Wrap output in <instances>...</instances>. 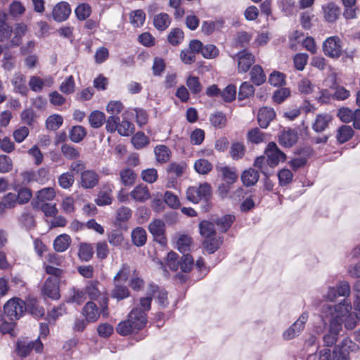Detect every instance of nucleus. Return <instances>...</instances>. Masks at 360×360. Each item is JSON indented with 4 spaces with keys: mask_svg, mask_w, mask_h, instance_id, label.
Listing matches in <instances>:
<instances>
[{
    "mask_svg": "<svg viewBox=\"0 0 360 360\" xmlns=\"http://www.w3.org/2000/svg\"><path fill=\"white\" fill-rule=\"evenodd\" d=\"M91 13V8L89 5L86 4H81L75 9V14L77 18L80 20L86 19Z\"/></svg>",
    "mask_w": 360,
    "mask_h": 360,
    "instance_id": "0e129e2a",
    "label": "nucleus"
},
{
    "mask_svg": "<svg viewBox=\"0 0 360 360\" xmlns=\"http://www.w3.org/2000/svg\"><path fill=\"white\" fill-rule=\"evenodd\" d=\"M120 177L122 184L125 186H131L135 182L136 174L130 168H124L120 171Z\"/></svg>",
    "mask_w": 360,
    "mask_h": 360,
    "instance_id": "c756f323",
    "label": "nucleus"
},
{
    "mask_svg": "<svg viewBox=\"0 0 360 360\" xmlns=\"http://www.w3.org/2000/svg\"><path fill=\"white\" fill-rule=\"evenodd\" d=\"M131 214L132 212L130 208L122 206L117 210L116 219L120 223L126 222L131 218Z\"/></svg>",
    "mask_w": 360,
    "mask_h": 360,
    "instance_id": "338daca9",
    "label": "nucleus"
},
{
    "mask_svg": "<svg viewBox=\"0 0 360 360\" xmlns=\"http://www.w3.org/2000/svg\"><path fill=\"white\" fill-rule=\"evenodd\" d=\"M276 114L273 108L263 107L259 109L257 115V120L262 128H266L270 122L273 120Z\"/></svg>",
    "mask_w": 360,
    "mask_h": 360,
    "instance_id": "aec40b11",
    "label": "nucleus"
},
{
    "mask_svg": "<svg viewBox=\"0 0 360 360\" xmlns=\"http://www.w3.org/2000/svg\"><path fill=\"white\" fill-rule=\"evenodd\" d=\"M93 254V248L91 245L86 243L80 245L78 255L81 260L84 262L89 261L92 258Z\"/></svg>",
    "mask_w": 360,
    "mask_h": 360,
    "instance_id": "3c124183",
    "label": "nucleus"
},
{
    "mask_svg": "<svg viewBox=\"0 0 360 360\" xmlns=\"http://www.w3.org/2000/svg\"><path fill=\"white\" fill-rule=\"evenodd\" d=\"M193 266V259L189 254L183 255L179 260V268L185 273L189 272Z\"/></svg>",
    "mask_w": 360,
    "mask_h": 360,
    "instance_id": "052dcab7",
    "label": "nucleus"
},
{
    "mask_svg": "<svg viewBox=\"0 0 360 360\" xmlns=\"http://www.w3.org/2000/svg\"><path fill=\"white\" fill-rule=\"evenodd\" d=\"M324 18L329 22H335L340 15V8L333 2L323 6Z\"/></svg>",
    "mask_w": 360,
    "mask_h": 360,
    "instance_id": "412c9836",
    "label": "nucleus"
},
{
    "mask_svg": "<svg viewBox=\"0 0 360 360\" xmlns=\"http://www.w3.org/2000/svg\"><path fill=\"white\" fill-rule=\"evenodd\" d=\"M63 122V118L59 115H52L49 116L46 122V128L49 130L56 131L60 128Z\"/></svg>",
    "mask_w": 360,
    "mask_h": 360,
    "instance_id": "c03bdc74",
    "label": "nucleus"
},
{
    "mask_svg": "<svg viewBox=\"0 0 360 360\" xmlns=\"http://www.w3.org/2000/svg\"><path fill=\"white\" fill-rule=\"evenodd\" d=\"M131 239L136 246H143L147 239L146 231L141 227L135 228L131 232Z\"/></svg>",
    "mask_w": 360,
    "mask_h": 360,
    "instance_id": "c85d7f7f",
    "label": "nucleus"
},
{
    "mask_svg": "<svg viewBox=\"0 0 360 360\" xmlns=\"http://www.w3.org/2000/svg\"><path fill=\"white\" fill-rule=\"evenodd\" d=\"M235 57L238 58V68L240 72H246L255 61V56L246 50L238 52L237 55L233 56V58Z\"/></svg>",
    "mask_w": 360,
    "mask_h": 360,
    "instance_id": "4468645a",
    "label": "nucleus"
},
{
    "mask_svg": "<svg viewBox=\"0 0 360 360\" xmlns=\"http://www.w3.org/2000/svg\"><path fill=\"white\" fill-rule=\"evenodd\" d=\"M248 140L253 143H260L266 140V134L259 129L255 128L248 133Z\"/></svg>",
    "mask_w": 360,
    "mask_h": 360,
    "instance_id": "5fc2aeb1",
    "label": "nucleus"
},
{
    "mask_svg": "<svg viewBox=\"0 0 360 360\" xmlns=\"http://www.w3.org/2000/svg\"><path fill=\"white\" fill-rule=\"evenodd\" d=\"M156 160L160 163L167 162L170 158L171 151L164 145H158L154 149Z\"/></svg>",
    "mask_w": 360,
    "mask_h": 360,
    "instance_id": "bb28decb",
    "label": "nucleus"
},
{
    "mask_svg": "<svg viewBox=\"0 0 360 360\" xmlns=\"http://www.w3.org/2000/svg\"><path fill=\"white\" fill-rule=\"evenodd\" d=\"M134 131V125L131 122L123 119L119 123V128L117 132L123 136H129Z\"/></svg>",
    "mask_w": 360,
    "mask_h": 360,
    "instance_id": "de8ad7c7",
    "label": "nucleus"
},
{
    "mask_svg": "<svg viewBox=\"0 0 360 360\" xmlns=\"http://www.w3.org/2000/svg\"><path fill=\"white\" fill-rule=\"evenodd\" d=\"M235 216L231 214H226L218 219L216 221V224L221 232H226L231 226L233 222L235 221Z\"/></svg>",
    "mask_w": 360,
    "mask_h": 360,
    "instance_id": "e433bc0d",
    "label": "nucleus"
},
{
    "mask_svg": "<svg viewBox=\"0 0 360 360\" xmlns=\"http://www.w3.org/2000/svg\"><path fill=\"white\" fill-rule=\"evenodd\" d=\"M36 196L41 202L49 201L56 197V192L53 188L47 187L37 191Z\"/></svg>",
    "mask_w": 360,
    "mask_h": 360,
    "instance_id": "49530a36",
    "label": "nucleus"
},
{
    "mask_svg": "<svg viewBox=\"0 0 360 360\" xmlns=\"http://www.w3.org/2000/svg\"><path fill=\"white\" fill-rule=\"evenodd\" d=\"M61 152L68 160H76L79 157V153L77 149L75 146L67 143H64L61 146Z\"/></svg>",
    "mask_w": 360,
    "mask_h": 360,
    "instance_id": "a18cd8bd",
    "label": "nucleus"
},
{
    "mask_svg": "<svg viewBox=\"0 0 360 360\" xmlns=\"http://www.w3.org/2000/svg\"><path fill=\"white\" fill-rule=\"evenodd\" d=\"M341 330V324L335 320L330 324L329 333L323 336V342L326 346L331 347L337 341L338 335Z\"/></svg>",
    "mask_w": 360,
    "mask_h": 360,
    "instance_id": "a211bd4d",
    "label": "nucleus"
},
{
    "mask_svg": "<svg viewBox=\"0 0 360 360\" xmlns=\"http://www.w3.org/2000/svg\"><path fill=\"white\" fill-rule=\"evenodd\" d=\"M71 13V8L69 4L61 1L57 4L52 11L53 18L57 22L66 20Z\"/></svg>",
    "mask_w": 360,
    "mask_h": 360,
    "instance_id": "2eb2a0df",
    "label": "nucleus"
},
{
    "mask_svg": "<svg viewBox=\"0 0 360 360\" xmlns=\"http://www.w3.org/2000/svg\"><path fill=\"white\" fill-rule=\"evenodd\" d=\"M354 134V130L349 125L341 126L337 132L336 138L339 143H344L349 140Z\"/></svg>",
    "mask_w": 360,
    "mask_h": 360,
    "instance_id": "2f4dec72",
    "label": "nucleus"
},
{
    "mask_svg": "<svg viewBox=\"0 0 360 360\" xmlns=\"http://www.w3.org/2000/svg\"><path fill=\"white\" fill-rule=\"evenodd\" d=\"M245 148L242 143L236 142L232 143L230 149V154L233 160H238L243 157Z\"/></svg>",
    "mask_w": 360,
    "mask_h": 360,
    "instance_id": "4d7b16f0",
    "label": "nucleus"
},
{
    "mask_svg": "<svg viewBox=\"0 0 360 360\" xmlns=\"http://www.w3.org/2000/svg\"><path fill=\"white\" fill-rule=\"evenodd\" d=\"M186 167V165L184 162L179 163L172 162L168 165L167 171L168 173L174 174L176 176H180L184 173Z\"/></svg>",
    "mask_w": 360,
    "mask_h": 360,
    "instance_id": "69168bd1",
    "label": "nucleus"
},
{
    "mask_svg": "<svg viewBox=\"0 0 360 360\" xmlns=\"http://www.w3.org/2000/svg\"><path fill=\"white\" fill-rule=\"evenodd\" d=\"M128 319L136 330L142 329L147 323L146 314L139 307H135L130 311Z\"/></svg>",
    "mask_w": 360,
    "mask_h": 360,
    "instance_id": "ddd939ff",
    "label": "nucleus"
},
{
    "mask_svg": "<svg viewBox=\"0 0 360 360\" xmlns=\"http://www.w3.org/2000/svg\"><path fill=\"white\" fill-rule=\"evenodd\" d=\"M223 240L221 238H217L215 236L209 238L205 239L203 245L205 249L210 253L216 252L220 245L222 244Z\"/></svg>",
    "mask_w": 360,
    "mask_h": 360,
    "instance_id": "c9c22d12",
    "label": "nucleus"
},
{
    "mask_svg": "<svg viewBox=\"0 0 360 360\" xmlns=\"http://www.w3.org/2000/svg\"><path fill=\"white\" fill-rule=\"evenodd\" d=\"M101 310H98L96 304L93 302H88L83 308V314L88 322H95L98 320L101 313L103 316L108 315V299L104 297L101 304Z\"/></svg>",
    "mask_w": 360,
    "mask_h": 360,
    "instance_id": "20e7f679",
    "label": "nucleus"
},
{
    "mask_svg": "<svg viewBox=\"0 0 360 360\" xmlns=\"http://www.w3.org/2000/svg\"><path fill=\"white\" fill-rule=\"evenodd\" d=\"M148 229L155 240L161 245H165L166 243V240L164 237L165 224L162 220L155 219L150 222Z\"/></svg>",
    "mask_w": 360,
    "mask_h": 360,
    "instance_id": "dca6fc26",
    "label": "nucleus"
},
{
    "mask_svg": "<svg viewBox=\"0 0 360 360\" xmlns=\"http://www.w3.org/2000/svg\"><path fill=\"white\" fill-rule=\"evenodd\" d=\"M210 195V186L207 184L189 187L186 191V198L193 203H198L203 198L207 199Z\"/></svg>",
    "mask_w": 360,
    "mask_h": 360,
    "instance_id": "0eeeda50",
    "label": "nucleus"
},
{
    "mask_svg": "<svg viewBox=\"0 0 360 360\" xmlns=\"http://www.w3.org/2000/svg\"><path fill=\"white\" fill-rule=\"evenodd\" d=\"M120 118L117 115H111L105 121V129L108 132L113 133L118 131Z\"/></svg>",
    "mask_w": 360,
    "mask_h": 360,
    "instance_id": "774afa93",
    "label": "nucleus"
},
{
    "mask_svg": "<svg viewBox=\"0 0 360 360\" xmlns=\"http://www.w3.org/2000/svg\"><path fill=\"white\" fill-rule=\"evenodd\" d=\"M347 343H352V342L350 340L345 339L342 342L343 345L342 346V347H335L333 352L334 360H348V352L347 349L345 348Z\"/></svg>",
    "mask_w": 360,
    "mask_h": 360,
    "instance_id": "79ce46f5",
    "label": "nucleus"
},
{
    "mask_svg": "<svg viewBox=\"0 0 360 360\" xmlns=\"http://www.w3.org/2000/svg\"><path fill=\"white\" fill-rule=\"evenodd\" d=\"M191 238L187 235H181L176 240L177 249L183 255L188 254L191 249Z\"/></svg>",
    "mask_w": 360,
    "mask_h": 360,
    "instance_id": "4c0bfd02",
    "label": "nucleus"
},
{
    "mask_svg": "<svg viewBox=\"0 0 360 360\" xmlns=\"http://www.w3.org/2000/svg\"><path fill=\"white\" fill-rule=\"evenodd\" d=\"M6 316L11 320L19 319L26 311L25 302L19 298L9 300L4 307Z\"/></svg>",
    "mask_w": 360,
    "mask_h": 360,
    "instance_id": "7ed1b4c3",
    "label": "nucleus"
},
{
    "mask_svg": "<svg viewBox=\"0 0 360 360\" xmlns=\"http://www.w3.org/2000/svg\"><path fill=\"white\" fill-rule=\"evenodd\" d=\"M259 177L258 172L254 169L250 168L243 172L241 180L245 186H251L257 182Z\"/></svg>",
    "mask_w": 360,
    "mask_h": 360,
    "instance_id": "393cba45",
    "label": "nucleus"
},
{
    "mask_svg": "<svg viewBox=\"0 0 360 360\" xmlns=\"http://www.w3.org/2000/svg\"><path fill=\"white\" fill-rule=\"evenodd\" d=\"M131 198L136 201L143 202L150 198V192L146 186L139 185L130 193Z\"/></svg>",
    "mask_w": 360,
    "mask_h": 360,
    "instance_id": "5701e85b",
    "label": "nucleus"
},
{
    "mask_svg": "<svg viewBox=\"0 0 360 360\" xmlns=\"http://www.w3.org/2000/svg\"><path fill=\"white\" fill-rule=\"evenodd\" d=\"M250 79L255 85H261L266 81V76L261 66L256 65L250 70Z\"/></svg>",
    "mask_w": 360,
    "mask_h": 360,
    "instance_id": "cd10ccee",
    "label": "nucleus"
},
{
    "mask_svg": "<svg viewBox=\"0 0 360 360\" xmlns=\"http://www.w3.org/2000/svg\"><path fill=\"white\" fill-rule=\"evenodd\" d=\"M298 136L295 130L288 129H283V131L279 135V143L285 147H292L297 141Z\"/></svg>",
    "mask_w": 360,
    "mask_h": 360,
    "instance_id": "6ab92c4d",
    "label": "nucleus"
},
{
    "mask_svg": "<svg viewBox=\"0 0 360 360\" xmlns=\"http://www.w3.org/2000/svg\"><path fill=\"white\" fill-rule=\"evenodd\" d=\"M357 319L356 315L351 313V311H349L345 315L341 316L339 320L341 323V326L342 323H344L345 327L347 329L352 330L356 326Z\"/></svg>",
    "mask_w": 360,
    "mask_h": 360,
    "instance_id": "a19ab883",
    "label": "nucleus"
},
{
    "mask_svg": "<svg viewBox=\"0 0 360 360\" xmlns=\"http://www.w3.org/2000/svg\"><path fill=\"white\" fill-rule=\"evenodd\" d=\"M105 120V114L98 110L93 111L89 117V121L90 125L93 128H96V129L101 127L103 125Z\"/></svg>",
    "mask_w": 360,
    "mask_h": 360,
    "instance_id": "ea45409f",
    "label": "nucleus"
},
{
    "mask_svg": "<svg viewBox=\"0 0 360 360\" xmlns=\"http://www.w3.org/2000/svg\"><path fill=\"white\" fill-rule=\"evenodd\" d=\"M255 92L254 86L248 82H244L240 86L238 98L243 100L252 96Z\"/></svg>",
    "mask_w": 360,
    "mask_h": 360,
    "instance_id": "864d4df0",
    "label": "nucleus"
},
{
    "mask_svg": "<svg viewBox=\"0 0 360 360\" xmlns=\"http://www.w3.org/2000/svg\"><path fill=\"white\" fill-rule=\"evenodd\" d=\"M59 278L56 277H49L43 288V293L45 296L52 299L58 300L60 297L59 293Z\"/></svg>",
    "mask_w": 360,
    "mask_h": 360,
    "instance_id": "f8f14e48",
    "label": "nucleus"
},
{
    "mask_svg": "<svg viewBox=\"0 0 360 360\" xmlns=\"http://www.w3.org/2000/svg\"><path fill=\"white\" fill-rule=\"evenodd\" d=\"M352 310V304L348 299H344L338 304L334 306L329 304H323L321 308L320 317L324 325H326L327 319H329L330 323L333 321L339 322L340 317L345 315L349 311Z\"/></svg>",
    "mask_w": 360,
    "mask_h": 360,
    "instance_id": "f257e3e1",
    "label": "nucleus"
},
{
    "mask_svg": "<svg viewBox=\"0 0 360 360\" xmlns=\"http://www.w3.org/2000/svg\"><path fill=\"white\" fill-rule=\"evenodd\" d=\"M71 238L68 234H61L56 237L53 241V247L56 251L63 252L70 246Z\"/></svg>",
    "mask_w": 360,
    "mask_h": 360,
    "instance_id": "a878e982",
    "label": "nucleus"
},
{
    "mask_svg": "<svg viewBox=\"0 0 360 360\" xmlns=\"http://www.w3.org/2000/svg\"><path fill=\"white\" fill-rule=\"evenodd\" d=\"M340 39L338 37H330L323 43V51L326 56L337 58L342 53Z\"/></svg>",
    "mask_w": 360,
    "mask_h": 360,
    "instance_id": "1a4fd4ad",
    "label": "nucleus"
},
{
    "mask_svg": "<svg viewBox=\"0 0 360 360\" xmlns=\"http://www.w3.org/2000/svg\"><path fill=\"white\" fill-rule=\"evenodd\" d=\"M129 20L134 27H141L146 20V14L141 9L133 11L130 13Z\"/></svg>",
    "mask_w": 360,
    "mask_h": 360,
    "instance_id": "f704fd0d",
    "label": "nucleus"
},
{
    "mask_svg": "<svg viewBox=\"0 0 360 360\" xmlns=\"http://www.w3.org/2000/svg\"><path fill=\"white\" fill-rule=\"evenodd\" d=\"M99 179L98 174L94 170H84L80 174L79 185L83 188L91 189L98 184Z\"/></svg>",
    "mask_w": 360,
    "mask_h": 360,
    "instance_id": "9b49d317",
    "label": "nucleus"
},
{
    "mask_svg": "<svg viewBox=\"0 0 360 360\" xmlns=\"http://www.w3.org/2000/svg\"><path fill=\"white\" fill-rule=\"evenodd\" d=\"M129 266L124 264L122 269L114 277V281L116 283L114 289L112 291V297L117 300H122L129 297L130 292L127 286L119 284L120 281H127L129 274Z\"/></svg>",
    "mask_w": 360,
    "mask_h": 360,
    "instance_id": "f03ea898",
    "label": "nucleus"
},
{
    "mask_svg": "<svg viewBox=\"0 0 360 360\" xmlns=\"http://www.w3.org/2000/svg\"><path fill=\"white\" fill-rule=\"evenodd\" d=\"M210 121L213 127L221 129L226 124V117L223 112H217L210 115Z\"/></svg>",
    "mask_w": 360,
    "mask_h": 360,
    "instance_id": "8fccbe9b",
    "label": "nucleus"
},
{
    "mask_svg": "<svg viewBox=\"0 0 360 360\" xmlns=\"http://www.w3.org/2000/svg\"><path fill=\"white\" fill-rule=\"evenodd\" d=\"M131 143L136 149H141L148 144V138L143 132H137L131 139Z\"/></svg>",
    "mask_w": 360,
    "mask_h": 360,
    "instance_id": "603ef678",
    "label": "nucleus"
},
{
    "mask_svg": "<svg viewBox=\"0 0 360 360\" xmlns=\"http://www.w3.org/2000/svg\"><path fill=\"white\" fill-rule=\"evenodd\" d=\"M86 135L85 128L80 125L74 126L69 131L70 139L74 143H79Z\"/></svg>",
    "mask_w": 360,
    "mask_h": 360,
    "instance_id": "7c9ffc66",
    "label": "nucleus"
},
{
    "mask_svg": "<svg viewBox=\"0 0 360 360\" xmlns=\"http://www.w3.org/2000/svg\"><path fill=\"white\" fill-rule=\"evenodd\" d=\"M265 154L266 155L267 164L271 167H274L281 161H283L285 159V155L274 142H271L268 144L265 150Z\"/></svg>",
    "mask_w": 360,
    "mask_h": 360,
    "instance_id": "9d476101",
    "label": "nucleus"
},
{
    "mask_svg": "<svg viewBox=\"0 0 360 360\" xmlns=\"http://www.w3.org/2000/svg\"><path fill=\"white\" fill-rule=\"evenodd\" d=\"M75 87V80L72 75L67 77L60 85L59 89L67 95L74 92Z\"/></svg>",
    "mask_w": 360,
    "mask_h": 360,
    "instance_id": "bf43d9fd",
    "label": "nucleus"
},
{
    "mask_svg": "<svg viewBox=\"0 0 360 360\" xmlns=\"http://www.w3.org/2000/svg\"><path fill=\"white\" fill-rule=\"evenodd\" d=\"M200 233L205 239L216 235L214 224L208 221H202L199 224Z\"/></svg>",
    "mask_w": 360,
    "mask_h": 360,
    "instance_id": "72a5a7b5",
    "label": "nucleus"
},
{
    "mask_svg": "<svg viewBox=\"0 0 360 360\" xmlns=\"http://www.w3.org/2000/svg\"><path fill=\"white\" fill-rule=\"evenodd\" d=\"M74 181V176L70 172L63 173L58 177L59 186L64 189L70 188L73 185Z\"/></svg>",
    "mask_w": 360,
    "mask_h": 360,
    "instance_id": "6e6d98bb",
    "label": "nucleus"
},
{
    "mask_svg": "<svg viewBox=\"0 0 360 360\" xmlns=\"http://www.w3.org/2000/svg\"><path fill=\"white\" fill-rule=\"evenodd\" d=\"M111 188L110 186H105L98 195L96 202L99 206L108 205L112 203Z\"/></svg>",
    "mask_w": 360,
    "mask_h": 360,
    "instance_id": "473e14b6",
    "label": "nucleus"
},
{
    "mask_svg": "<svg viewBox=\"0 0 360 360\" xmlns=\"http://www.w3.org/2000/svg\"><path fill=\"white\" fill-rule=\"evenodd\" d=\"M171 23V18L168 14L160 13L153 17V25L155 27L160 30H165Z\"/></svg>",
    "mask_w": 360,
    "mask_h": 360,
    "instance_id": "b1692460",
    "label": "nucleus"
},
{
    "mask_svg": "<svg viewBox=\"0 0 360 360\" xmlns=\"http://www.w3.org/2000/svg\"><path fill=\"white\" fill-rule=\"evenodd\" d=\"M308 319L309 313L304 311L296 321L283 332V339L285 340H290L298 337L304 330Z\"/></svg>",
    "mask_w": 360,
    "mask_h": 360,
    "instance_id": "39448f33",
    "label": "nucleus"
},
{
    "mask_svg": "<svg viewBox=\"0 0 360 360\" xmlns=\"http://www.w3.org/2000/svg\"><path fill=\"white\" fill-rule=\"evenodd\" d=\"M184 37V32L180 28H174L168 34L167 41L171 45L177 46L183 41Z\"/></svg>",
    "mask_w": 360,
    "mask_h": 360,
    "instance_id": "58836bf2",
    "label": "nucleus"
},
{
    "mask_svg": "<svg viewBox=\"0 0 360 360\" xmlns=\"http://www.w3.org/2000/svg\"><path fill=\"white\" fill-rule=\"evenodd\" d=\"M186 85L191 93L194 94L200 93L202 89L198 77L189 76L186 79Z\"/></svg>",
    "mask_w": 360,
    "mask_h": 360,
    "instance_id": "13d9d810",
    "label": "nucleus"
},
{
    "mask_svg": "<svg viewBox=\"0 0 360 360\" xmlns=\"http://www.w3.org/2000/svg\"><path fill=\"white\" fill-rule=\"evenodd\" d=\"M44 345L39 338L35 341L19 340L16 343V352L19 356L22 358L27 357L32 349L37 353H41Z\"/></svg>",
    "mask_w": 360,
    "mask_h": 360,
    "instance_id": "423d86ee",
    "label": "nucleus"
},
{
    "mask_svg": "<svg viewBox=\"0 0 360 360\" xmlns=\"http://www.w3.org/2000/svg\"><path fill=\"white\" fill-rule=\"evenodd\" d=\"M14 91L22 96L27 95L28 89L26 85L25 76L20 72H15L11 79Z\"/></svg>",
    "mask_w": 360,
    "mask_h": 360,
    "instance_id": "f3484780",
    "label": "nucleus"
},
{
    "mask_svg": "<svg viewBox=\"0 0 360 360\" xmlns=\"http://www.w3.org/2000/svg\"><path fill=\"white\" fill-rule=\"evenodd\" d=\"M86 299L85 292L79 289L72 288L68 298V302L81 304Z\"/></svg>",
    "mask_w": 360,
    "mask_h": 360,
    "instance_id": "37998d69",
    "label": "nucleus"
},
{
    "mask_svg": "<svg viewBox=\"0 0 360 360\" xmlns=\"http://www.w3.org/2000/svg\"><path fill=\"white\" fill-rule=\"evenodd\" d=\"M195 171L200 174H206L212 169V165L205 159H199L194 164Z\"/></svg>",
    "mask_w": 360,
    "mask_h": 360,
    "instance_id": "09e8293b",
    "label": "nucleus"
},
{
    "mask_svg": "<svg viewBox=\"0 0 360 360\" xmlns=\"http://www.w3.org/2000/svg\"><path fill=\"white\" fill-rule=\"evenodd\" d=\"M222 99L225 102H231L236 96V87L235 85H228L222 91L220 92Z\"/></svg>",
    "mask_w": 360,
    "mask_h": 360,
    "instance_id": "e2e57ef3",
    "label": "nucleus"
},
{
    "mask_svg": "<svg viewBox=\"0 0 360 360\" xmlns=\"http://www.w3.org/2000/svg\"><path fill=\"white\" fill-rule=\"evenodd\" d=\"M332 121V117L328 114H319L316 115L312 129L316 132H321L324 131Z\"/></svg>",
    "mask_w": 360,
    "mask_h": 360,
    "instance_id": "4be33fe9",
    "label": "nucleus"
},
{
    "mask_svg": "<svg viewBox=\"0 0 360 360\" xmlns=\"http://www.w3.org/2000/svg\"><path fill=\"white\" fill-rule=\"evenodd\" d=\"M116 330L120 335L126 336L136 330L135 328H134L131 323L127 319V320L122 321L118 324Z\"/></svg>",
    "mask_w": 360,
    "mask_h": 360,
    "instance_id": "680f3d73",
    "label": "nucleus"
},
{
    "mask_svg": "<svg viewBox=\"0 0 360 360\" xmlns=\"http://www.w3.org/2000/svg\"><path fill=\"white\" fill-rule=\"evenodd\" d=\"M49 169L44 167L37 170L25 171L21 174L24 182H37L40 184H44L49 180Z\"/></svg>",
    "mask_w": 360,
    "mask_h": 360,
    "instance_id": "6e6552de",
    "label": "nucleus"
}]
</instances>
